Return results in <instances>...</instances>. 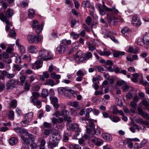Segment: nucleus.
I'll use <instances>...</instances> for the list:
<instances>
[{
	"label": "nucleus",
	"mask_w": 149,
	"mask_h": 149,
	"mask_svg": "<svg viewBox=\"0 0 149 149\" xmlns=\"http://www.w3.org/2000/svg\"><path fill=\"white\" fill-rule=\"evenodd\" d=\"M92 56L90 52H88L83 54L82 51H79L75 55L74 58L76 61H78L79 63H80L89 59L92 58Z\"/></svg>",
	"instance_id": "nucleus-1"
},
{
	"label": "nucleus",
	"mask_w": 149,
	"mask_h": 149,
	"mask_svg": "<svg viewBox=\"0 0 149 149\" xmlns=\"http://www.w3.org/2000/svg\"><path fill=\"white\" fill-rule=\"evenodd\" d=\"M71 41L70 40H67L66 39L62 40L61 43L56 48L57 51L60 53H62L68 49V45L70 44Z\"/></svg>",
	"instance_id": "nucleus-2"
},
{
	"label": "nucleus",
	"mask_w": 149,
	"mask_h": 149,
	"mask_svg": "<svg viewBox=\"0 0 149 149\" xmlns=\"http://www.w3.org/2000/svg\"><path fill=\"white\" fill-rule=\"evenodd\" d=\"M38 58L39 59L46 60H49L52 58V54L49 51L42 49L39 51Z\"/></svg>",
	"instance_id": "nucleus-3"
},
{
	"label": "nucleus",
	"mask_w": 149,
	"mask_h": 149,
	"mask_svg": "<svg viewBox=\"0 0 149 149\" xmlns=\"http://www.w3.org/2000/svg\"><path fill=\"white\" fill-rule=\"evenodd\" d=\"M43 26V23H41V24H38V21L34 20L32 22V28L37 33H38L42 31Z\"/></svg>",
	"instance_id": "nucleus-4"
},
{
	"label": "nucleus",
	"mask_w": 149,
	"mask_h": 149,
	"mask_svg": "<svg viewBox=\"0 0 149 149\" xmlns=\"http://www.w3.org/2000/svg\"><path fill=\"white\" fill-rule=\"evenodd\" d=\"M0 15V19L3 22H5L6 24V31H8L10 29V26H12V22L10 20H9L8 18H5L3 19L2 18V15Z\"/></svg>",
	"instance_id": "nucleus-5"
},
{
	"label": "nucleus",
	"mask_w": 149,
	"mask_h": 149,
	"mask_svg": "<svg viewBox=\"0 0 149 149\" xmlns=\"http://www.w3.org/2000/svg\"><path fill=\"white\" fill-rule=\"evenodd\" d=\"M42 62L41 60H39L36 61L35 62L31 65V68L32 69L35 70L40 68L42 66Z\"/></svg>",
	"instance_id": "nucleus-6"
},
{
	"label": "nucleus",
	"mask_w": 149,
	"mask_h": 149,
	"mask_svg": "<svg viewBox=\"0 0 149 149\" xmlns=\"http://www.w3.org/2000/svg\"><path fill=\"white\" fill-rule=\"evenodd\" d=\"M50 100L51 103L53 106L56 109L59 107V104L58 103V100L57 98L55 97H51Z\"/></svg>",
	"instance_id": "nucleus-7"
},
{
	"label": "nucleus",
	"mask_w": 149,
	"mask_h": 149,
	"mask_svg": "<svg viewBox=\"0 0 149 149\" xmlns=\"http://www.w3.org/2000/svg\"><path fill=\"white\" fill-rule=\"evenodd\" d=\"M107 16L108 19L110 21V23L113 21V24L116 25L117 24V18L113 15L111 13L107 14Z\"/></svg>",
	"instance_id": "nucleus-8"
},
{
	"label": "nucleus",
	"mask_w": 149,
	"mask_h": 149,
	"mask_svg": "<svg viewBox=\"0 0 149 149\" xmlns=\"http://www.w3.org/2000/svg\"><path fill=\"white\" fill-rule=\"evenodd\" d=\"M59 91L60 92H64V94L65 93H67L69 95L73 94L74 93V91L71 89H68L63 87L60 88L59 89Z\"/></svg>",
	"instance_id": "nucleus-9"
},
{
	"label": "nucleus",
	"mask_w": 149,
	"mask_h": 149,
	"mask_svg": "<svg viewBox=\"0 0 149 149\" xmlns=\"http://www.w3.org/2000/svg\"><path fill=\"white\" fill-rule=\"evenodd\" d=\"M15 81L11 79L8 81L6 83V88L8 90L14 87L15 86Z\"/></svg>",
	"instance_id": "nucleus-10"
},
{
	"label": "nucleus",
	"mask_w": 149,
	"mask_h": 149,
	"mask_svg": "<svg viewBox=\"0 0 149 149\" xmlns=\"http://www.w3.org/2000/svg\"><path fill=\"white\" fill-rule=\"evenodd\" d=\"M132 23L134 25L137 27L139 26L141 24V23L140 20L135 16H134L133 17Z\"/></svg>",
	"instance_id": "nucleus-11"
},
{
	"label": "nucleus",
	"mask_w": 149,
	"mask_h": 149,
	"mask_svg": "<svg viewBox=\"0 0 149 149\" xmlns=\"http://www.w3.org/2000/svg\"><path fill=\"white\" fill-rule=\"evenodd\" d=\"M143 105L145 106V108L147 110H149V99L144 98L141 101Z\"/></svg>",
	"instance_id": "nucleus-12"
},
{
	"label": "nucleus",
	"mask_w": 149,
	"mask_h": 149,
	"mask_svg": "<svg viewBox=\"0 0 149 149\" xmlns=\"http://www.w3.org/2000/svg\"><path fill=\"white\" fill-rule=\"evenodd\" d=\"M102 138L104 140L110 141H112V137L111 135L107 133H103L102 134Z\"/></svg>",
	"instance_id": "nucleus-13"
},
{
	"label": "nucleus",
	"mask_w": 149,
	"mask_h": 149,
	"mask_svg": "<svg viewBox=\"0 0 149 149\" xmlns=\"http://www.w3.org/2000/svg\"><path fill=\"white\" fill-rule=\"evenodd\" d=\"M18 141L17 137H12L9 139L8 142L10 145L13 146L16 144Z\"/></svg>",
	"instance_id": "nucleus-14"
},
{
	"label": "nucleus",
	"mask_w": 149,
	"mask_h": 149,
	"mask_svg": "<svg viewBox=\"0 0 149 149\" xmlns=\"http://www.w3.org/2000/svg\"><path fill=\"white\" fill-rule=\"evenodd\" d=\"M91 141L92 143L95 144L97 146H100L103 143V141L99 138L92 139L91 140Z\"/></svg>",
	"instance_id": "nucleus-15"
},
{
	"label": "nucleus",
	"mask_w": 149,
	"mask_h": 149,
	"mask_svg": "<svg viewBox=\"0 0 149 149\" xmlns=\"http://www.w3.org/2000/svg\"><path fill=\"white\" fill-rule=\"evenodd\" d=\"M35 35V34L33 33H31L28 35L27 39L29 42L30 43L33 44Z\"/></svg>",
	"instance_id": "nucleus-16"
},
{
	"label": "nucleus",
	"mask_w": 149,
	"mask_h": 149,
	"mask_svg": "<svg viewBox=\"0 0 149 149\" xmlns=\"http://www.w3.org/2000/svg\"><path fill=\"white\" fill-rule=\"evenodd\" d=\"M71 128L73 130L77 131V135L76 136L79 135V132H80V130L79 129V125L76 123H74L71 124L70 126Z\"/></svg>",
	"instance_id": "nucleus-17"
},
{
	"label": "nucleus",
	"mask_w": 149,
	"mask_h": 149,
	"mask_svg": "<svg viewBox=\"0 0 149 149\" xmlns=\"http://www.w3.org/2000/svg\"><path fill=\"white\" fill-rule=\"evenodd\" d=\"M61 137L60 135L58 133L54 134L52 136V141L56 142H57L58 144L60 140L61 139Z\"/></svg>",
	"instance_id": "nucleus-18"
},
{
	"label": "nucleus",
	"mask_w": 149,
	"mask_h": 149,
	"mask_svg": "<svg viewBox=\"0 0 149 149\" xmlns=\"http://www.w3.org/2000/svg\"><path fill=\"white\" fill-rule=\"evenodd\" d=\"M38 35L37 36L35 35V37L34 39L33 40V44H38L39 42L41 41V35L38 33H37Z\"/></svg>",
	"instance_id": "nucleus-19"
},
{
	"label": "nucleus",
	"mask_w": 149,
	"mask_h": 149,
	"mask_svg": "<svg viewBox=\"0 0 149 149\" xmlns=\"http://www.w3.org/2000/svg\"><path fill=\"white\" fill-rule=\"evenodd\" d=\"M33 116V113L30 112L27 113L24 116V119L30 123L31 121Z\"/></svg>",
	"instance_id": "nucleus-20"
},
{
	"label": "nucleus",
	"mask_w": 149,
	"mask_h": 149,
	"mask_svg": "<svg viewBox=\"0 0 149 149\" xmlns=\"http://www.w3.org/2000/svg\"><path fill=\"white\" fill-rule=\"evenodd\" d=\"M14 130L17 133H19L21 134L23 133L24 132H27V131L24 129L19 127H17L16 128H15Z\"/></svg>",
	"instance_id": "nucleus-21"
},
{
	"label": "nucleus",
	"mask_w": 149,
	"mask_h": 149,
	"mask_svg": "<svg viewBox=\"0 0 149 149\" xmlns=\"http://www.w3.org/2000/svg\"><path fill=\"white\" fill-rule=\"evenodd\" d=\"M56 83L55 84L52 79H50L47 80L46 82V84L48 85H50L52 86L56 84H58L59 82V80H57L56 81Z\"/></svg>",
	"instance_id": "nucleus-22"
},
{
	"label": "nucleus",
	"mask_w": 149,
	"mask_h": 149,
	"mask_svg": "<svg viewBox=\"0 0 149 149\" xmlns=\"http://www.w3.org/2000/svg\"><path fill=\"white\" fill-rule=\"evenodd\" d=\"M98 53L100 55L106 56H109L110 55L111 53L110 52L106 50H104L103 51H99Z\"/></svg>",
	"instance_id": "nucleus-23"
},
{
	"label": "nucleus",
	"mask_w": 149,
	"mask_h": 149,
	"mask_svg": "<svg viewBox=\"0 0 149 149\" xmlns=\"http://www.w3.org/2000/svg\"><path fill=\"white\" fill-rule=\"evenodd\" d=\"M28 51L31 53H36L37 51L36 47L33 45H30L28 47Z\"/></svg>",
	"instance_id": "nucleus-24"
},
{
	"label": "nucleus",
	"mask_w": 149,
	"mask_h": 149,
	"mask_svg": "<svg viewBox=\"0 0 149 149\" xmlns=\"http://www.w3.org/2000/svg\"><path fill=\"white\" fill-rule=\"evenodd\" d=\"M125 52H123L116 51L113 53V56L114 57H117L119 56H123L124 55Z\"/></svg>",
	"instance_id": "nucleus-25"
},
{
	"label": "nucleus",
	"mask_w": 149,
	"mask_h": 149,
	"mask_svg": "<svg viewBox=\"0 0 149 149\" xmlns=\"http://www.w3.org/2000/svg\"><path fill=\"white\" fill-rule=\"evenodd\" d=\"M32 96L31 97V101H35L40 96L39 93L36 92H33L32 93Z\"/></svg>",
	"instance_id": "nucleus-26"
},
{
	"label": "nucleus",
	"mask_w": 149,
	"mask_h": 149,
	"mask_svg": "<svg viewBox=\"0 0 149 149\" xmlns=\"http://www.w3.org/2000/svg\"><path fill=\"white\" fill-rule=\"evenodd\" d=\"M139 120V121L138 122L143 126H146L147 127L149 128V122L143 120L141 119L140 118Z\"/></svg>",
	"instance_id": "nucleus-27"
},
{
	"label": "nucleus",
	"mask_w": 149,
	"mask_h": 149,
	"mask_svg": "<svg viewBox=\"0 0 149 149\" xmlns=\"http://www.w3.org/2000/svg\"><path fill=\"white\" fill-rule=\"evenodd\" d=\"M109 118L111 121L115 123H117L120 120L119 118L116 116H110L109 117Z\"/></svg>",
	"instance_id": "nucleus-28"
},
{
	"label": "nucleus",
	"mask_w": 149,
	"mask_h": 149,
	"mask_svg": "<svg viewBox=\"0 0 149 149\" xmlns=\"http://www.w3.org/2000/svg\"><path fill=\"white\" fill-rule=\"evenodd\" d=\"M35 14V11L33 9H29L28 10V15L30 18L33 17Z\"/></svg>",
	"instance_id": "nucleus-29"
},
{
	"label": "nucleus",
	"mask_w": 149,
	"mask_h": 149,
	"mask_svg": "<svg viewBox=\"0 0 149 149\" xmlns=\"http://www.w3.org/2000/svg\"><path fill=\"white\" fill-rule=\"evenodd\" d=\"M31 102L34 105L36 106L38 108H40L41 107V103L40 100H37L36 101L35 100Z\"/></svg>",
	"instance_id": "nucleus-30"
},
{
	"label": "nucleus",
	"mask_w": 149,
	"mask_h": 149,
	"mask_svg": "<svg viewBox=\"0 0 149 149\" xmlns=\"http://www.w3.org/2000/svg\"><path fill=\"white\" fill-rule=\"evenodd\" d=\"M21 84L22 85H24V84H25L27 81L26 80V77L24 75H22L19 78Z\"/></svg>",
	"instance_id": "nucleus-31"
},
{
	"label": "nucleus",
	"mask_w": 149,
	"mask_h": 149,
	"mask_svg": "<svg viewBox=\"0 0 149 149\" xmlns=\"http://www.w3.org/2000/svg\"><path fill=\"white\" fill-rule=\"evenodd\" d=\"M48 94V90L46 89H43L42 91L41 96L42 97H46Z\"/></svg>",
	"instance_id": "nucleus-32"
},
{
	"label": "nucleus",
	"mask_w": 149,
	"mask_h": 149,
	"mask_svg": "<svg viewBox=\"0 0 149 149\" xmlns=\"http://www.w3.org/2000/svg\"><path fill=\"white\" fill-rule=\"evenodd\" d=\"M70 149H81V147H79L78 145L70 144L69 145V147Z\"/></svg>",
	"instance_id": "nucleus-33"
},
{
	"label": "nucleus",
	"mask_w": 149,
	"mask_h": 149,
	"mask_svg": "<svg viewBox=\"0 0 149 149\" xmlns=\"http://www.w3.org/2000/svg\"><path fill=\"white\" fill-rule=\"evenodd\" d=\"M91 5L90 3L87 1H84L82 3V6L84 8H88Z\"/></svg>",
	"instance_id": "nucleus-34"
},
{
	"label": "nucleus",
	"mask_w": 149,
	"mask_h": 149,
	"mask_svg": "<svg viewBox=\"0 0 149 149\" xmlns=\"http://www.w3.org/2000/svg\"><path fill=\"white\" fill-rule=\"evenodd\" d=\"M45 141L44 139L42 140L40 142V144L38 146L39 149H45Z\"/></svg>",
	"instance_id": "nucleus-35"
},
{
	"label": "nucleus",
	"mask_w": 149,
	"mask_h": 149,
	"mask_svg": "<svg viewBox=\"0 0 149 149\" xmlns=\"http://www.w3.org/2000/svg\"><path fill=\"white\" fill-rule=\"evenodd\" d=\"M69 114V112L66 109H63L61 110V116L65 117L68 115Z\"/></svg>",
	"instance_id": "nucleus-36"
},
{
	"label": "nucleus",
	"mask_w": 149,
	"mask_h": 149,
	"mask_svg": "<svg viewBox=\"0 0 149 149\" xmlns=\"http://www.w3.org/2000/svg\"><path fill=\"white\" fill-rule=\"evenodd\" d=\"M58 145L57 142H54L50 141L49 143V146L50 148H53V147H54Z\"/></svg>",
	"instance_id": "nucleus-37"
},
{
	"label": "nucleus",
	"mask_w": 149,
	"mask_h": 149,
	"mask_svg": "<svg viewBox=\"0 0 149 149\" xmlns=\"http://www.w3.org/2000/svg\"><path fill=\"white\" fill-rule=\"evenodd\" d=\"M8 116L9 119L11 120H13L14 119V112L13 111H10L8 113Z\"/></svg>",
	"instance_id": "nucleus-38"
},
{
	"label": "nucleus",
	"mask_w": 149,
	"mask_h": 149,
	"mask_svg": "<svg viewBox=\"0 0 149 149\" xmlns=\"http://www.w3.org/2000/svg\"><path fill=\"white\" fill-rule=\"evenodd\" d=\"M10 106L13 108H15L17 105V101L16 100H13L11 101L10 104Z\"/></svg>",
	"instance_id": "nucleus-39"
},
{
	"label": "nucleus",
	"mask_w": 149,
	"mask_h": 149,
	"mask_svg": "<svg viewBox=\"0 0 149 149\" xmlns=\"http://www.w3.org/2000/svg\"><path fill=\"white\" fill-rule=\"evenodd\" d=\"M51 77L53 78H55L56 79H59L61 77V76L59 74H56L55 72H52L51 74Z\"/></svg>",
	"instance_id": "nucleus-40"
},
{
	"label": "nucleus",
	"mask_w": 149,
	"mask_h": 149,
	"mask_svg": "<svg viewBox=\"0 0 149 149\" xmlns=\"http://www.w3.org/2000/svg\"><path fill=\"white\" fill-rule=\"evenodd\" d=\"M79 47L78 42L76 41L72 44V47H73L72 49L73 51H75L76 49L78 48Z\"/></svg>",
	"instance_id": "nucleus-41"
},
{
	"label": "nucleus",
	"mask_w": 149,
	"mask_h": 149,
	"mask_svg": "<svg viewBox=\"0 0 149 149\" xmlns=\"http://www.w3.org/2000/svg\"><path fill=\"white\" fill-rule=\"evenodd\" d=\"M121 31L123 34L125 35L126 33L130 32V30L128 28L125 27L122 29Z\"/></svg>",
	"instance_id": "nucleus-42"
},
{
	"label": "nucleus",
	"mask_w": 149,
	"mask_h": 149,
	"mask_svg": "<svg viewBox=\"0 0 149 149\" xmlns=\"http://www.w3.org/2000/svg\"><path fill=\"white\" fill-rule=\"evenodd\" d=\"M137 43L139 45L141 46H143L144 44L143 42V40L142 38L138 39L137 40Z\"/></svg>",
	"instance_id": "nucleus-43"
},
{
	"label": "nucleus",
	"mask_w": 149,
	"mask_h": 149,
	"mask_svg": "<svg viewBox=\"0 0 149 149\" xmlns=\"http://www.w3.org/2000/svg\"><path fill=\"white\" fill-rule=\"evenodd\" d=\"M70 35L73 37L74 39L76 40L79 37V34L75 33L74 32H72L71 34Z\"/></svg>",
	"instance_id": "nucleus-44"
},
{
	"label": "nucleus",
	"mask_w": 149,
	"mask_h": 149,
	"mask_svg": "<svg viewBox=\"0 0 149 149\" xmlns=\"http://www.w3.org/2000/svg\"><path fill=\"white\" fill-rule=\"evenodd\" d=\"M22 139L24 143L26 144H29L30 143V140L29 139L25 137L24 136H22Z\"/></svg>",
	"instance_id": "nucleus-45"
},
{
	"label": "nucleus",
	"mask_w": 149,
	"mask_h": 149,
	"mask_svg": "<svg viewBox=\"0 0 149 149\" xmlns=\"http://www.w3.org/2000/svg\"><path fill=\"white\" fill-rule=\"evenodd\" d=\"M130 106L131 108L133 109H136L137 107V103L134 101H132L130 102Z\"/></svg>",
	"instance_id": "nucleus-46"
},
{
	"label": "nucleus",
	"mask_w": 149,
	"mask_h": 149,
	"mask_svg": "<svg viewBox=\"0 0 149 149\" xmlns=\"http://www.w3.org/2000/svg\"><path fill=\"white\" fill-rule=\"evenodd\" d=\"M134 149H141L142 147L141 144L136 143L134 146Z\"/></svg>",
	"instance_id": "nucleus-47"
},
{
	"label": "nucleus",
	"mask_w": 149,
	"mask_h": 149,
	"mask_svg": "<svg viewBox=\"0 0 149 149\" xmlns=\"http://www.w3.org/2000/svg\"><path fill=\"white\" fill-rule=\"evenodd\" d=\"M71 105L72 107L78 108L79 107V105L78 102H72L71 104Z\"/></svg>",
	"instance_id": "nucleus-48"
},
{
	"label": "nucleus",
	"mask_w": 149,
	"mask_h": 149,
	"mask_svg": "<svg viewBox=\"0 0 149 149\" xmlns=\"http://www.w3.org/2000/svg\"><path fill=\"white\" fill-rule=\"evenodd\" d=\"M43 126L45 128H50L51 127V123L44 122L43 123Z\"/></svg>",
	"instance_id": "nucleus-49"
},
{
	"label": "nucleus",
	"mask_w": 149,
	"mask_h": 149,
	"mask_svg": "<svg viewBox=\"0 0 149 149\" xmlns=\"http://www.w3.org/2000/svg\"><path fill=\"white\" fill-rule=\"evenodd\" d=\"M29 123L25 119L21 123L22 125L24 127H26L28 126Z\"/></svg>",
	"instance_id": "nucleus-50"
},
{
	"label": "nucleus",
	"mask_w": 149,
	"mask_h": 149,
	"mask_svg": "<svg viewBox=\"0 0 149 149\" xmlns=\"http://www.w3.org/2000/svg\"><path fill=\"white\" fill-rule=\"evenodd\" d=\"M18 48L19 49L20 52L22 54H23L25 52V49L23 46L21 45H19Z\"/></svg>",
	"instance_id": "nucleus-51"
},
{
	"label": "nucleus",
	"mask_w": 149,
	"mask_h": 149,
	"mask_svg": "<svg viewBox=\"0 0 149 149\" xmlns=\"http://www.w3.org/2000/svg\"><path fill=\"white\" fill-rule=\"evenodd\" d=\"M15 36V32L14 30H11L10 31L9 34L8 35V36L13 37Z\"/></svg>",
	"instance_id": "nucleus-52"
},
{
	"label": "nucleus",
	"mask_w": 149,
	"mask_h": 149,
	"mask_svg": "<svg viewBox=\"0 0 149 149\" xmlns=\"http://www.w3.org/2000/svg\"><path fill=\"white\" fill-rule=\"evenodd\" d=\"M24 85V89L26 91H28L30 89V84L28 83V82L26 83Z\"/></svg>",
	"instance_id": "nucleus-53"
},
{
	"label": "nucleus",
	"mask_w": 149,
	"mask_h": 149,
	"mask_svg": "<svg viewBox=\"0 0 149 149\" xmlns=\"http://www.w3.org/2000/svg\"><path fill=\"white\" fill-rule=\"evenodd\" d=\"M85 74L81 70H79L77 72V75L78 76H83Z\"/></svg>",
	"instance_id": "nucleus-54"
},
{
	"label": "nucleus",
	"mask_w": 149,
	"mask_h": 149,
	"mask_svg": "<svg viewBox=\"0 0 149 149\" xmlns=\"http://www.w3.org/2000/svg\"><path fill=\"white\" fill-rule=\"evenodd\" d=\"M16 55L17 56L15 57V62L17 63H20L21 62V61L20 57L17 56V54H16Z\"/></svg>",
	"instance_id": "nucleus-55"
},
{
	"label": "nucleus",
	"mask_w": 149,
	"mask_h": 149,
	"mask_svg": "<svg viewBox=\"0 0 149 149\" xmlns=\"http://www.w3.org/2000/svg\"><path fill=\"white\" fill-rule=\"evenodd\" d=\"M85 20L86 24L88 25H89L91 22L92 19L90 16H88L87 17V18Z\"/></svg>",
	"instance_id": "nucleus-56"
},
{
	"label": "nucleus",
	"mask_w": 149,
	"mask_h": 149,
	"mask_svg": "<svg viewBox=\"0 0 149 149\" xmlns=\"http://www.w3.org/2000/svg\"><path fill=\"white\" fill-rule=\"evenodd\" d=\"M23 59H24L27 60H29L31 59L30 56V54H27L24 55L23 56Z\"/></svg>",
	"instance_id": "nucleus-57"
},
{
	"label": "nucleus",
	"mask_w": 149,
	"mask_h": 149,
	"mask_svg": "<svg viewBox=\"0 0 149 149\" xmlns=\"http://www.w3.org/2000/svg\"><path fill=\"white\" fill-rule=\"evenodd\" d=\"M31 149H35L37 147V145L36 143L33 142L30 145Z\"/></svg>",
	"instance_id": "nucleus-58"
},
{
	"label": "nucleus",
	"mask_w": 149,
	"mask_h": 149,
	"mask_svg": "<svg viewBox=\"0 0 149 149\" xmlns=\"http://www.w3.org/2000/svg\"><path fill=\"white\" fill-rule=\"evenodd\" d=\"M104 94V93L102 91H96L95 92V95H102Z\"/></svg>",
	"instance_id": "nucleus-59"
},
{
	"label": "nucleus",
	"mask_w": 149,
	"mask_h": 149,
	"mask_svg": "<svg viewBox=\"0 0 149 149\" xmlns=\"http://www.w3.org/2000/svg\"><path fill=\"white\" fill-rule=\"evenodd\" d=\"M22 7H27L28 5V3L26 1H24L21 4Z\"/></svg>",
	"instance_id": "nucleus-60"
},
{
	"label": "nucleus",
	"mask_w": 149,
	"mask_h": 149,
	"mask_svg": "<svg viewBox=\"0 0 149 149\" xmlns=\"http://www.w3.org/2000/svg\"><path fill=\"white\" fill-rule=\"evenodd\" d=\"M113 34H115V32H113V31H110L109 32H107L106 33L105 35L107 36L108 37H109Z\"/></svg>",
	"instance_id": "nucleus-61"
},
{
	"label": "nucleus",
	"mask_w": 149,
	"mask_h": 149,
	"mask_svg": "<svg viewBox=\"0 0 149 149\" xmlns=\"http://www.w3.org/2000/svg\"><path fill=\"white\" fill-rule=\"evenodd\" d=\"M139 82L141 84L144 86L148 85V82L146 80H141Z\"/></svg>",
	"instance_id": "nucleus-62"
},
{
	"label": "nucleus",
	"mask_w": 149,
	"mask_h": 149,
	"mask_svg": "<svg viewBox=\"0 0 149 149\" xmlns=\"http://www.w3.org/2000/svg\"><path fill=\"white\" fill-rule=\"evenodd\" d=\"M147 37L146 36L143 38V42L144 44L149 45V39L147 38Z\"/></svg>",
	"instance_id": "nucleus-63"
},
{
	"label": "nucleus",
	"mask_w": 149,
	"mask_h": 149,
	"mask_svg": "<svg viewBox=\"0 0 149 149\" xmlns=\"http://www.w3.org/2000/svg\"><path fill=\"white\" fill-rule=\"evenodd\" d=\"M144 118L147 119H149V114L146 112H143L141 115Z\"/></svg>",
	"instance_id": "nucleus-64"
}]
</instances>
